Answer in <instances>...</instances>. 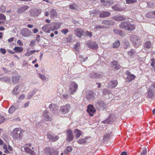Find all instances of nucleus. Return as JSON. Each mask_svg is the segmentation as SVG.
I'll return each instance as SVG.
<instances>
[{
	"label": "nucleus",
	"instance_id": "60",
	"mask_svg": "<svg viewBox=\"0 0 155 155\" xmlns=\"http://www.w3.org/2000/svg\"><path fill=\"white\" fill-rule=\"evenodd\" d=\"M14 39V37H12L8 40V41L9 43L11 42H12Z\"/></svg>",
	"mask_w": 155,
	"mask_h": 155
},
{
	"label": "nucleus",
	"instance_id": "47",
	"mask_svg": "<svg viewBox=\"0 0 155 155\" xmlns=\"http://www.w3.org/2000/svg\"><path fill=\"white\" fill-rule=\"evenodd\" d=\"M85 35L87 36L91 37L92 36V33L91 32L87 31L85 32Z\"/></svg>",
	"mask_w": 155,
	"mask_h": 155
},
{
	"label": "nucleus",
	"instance_id": "36",
	"mask_svg": "<svg viewBox=\"0 0 155 155\" xmlns=\"http://www.w3.org/2000/svg\"><path fill=\"white\" fill-rule=\"evenodd\" d=\"M112 84L111 87H115L117 85L118 82L117 80H114L110 82Z\"/></svg>",
	"mask_w": 155,
	"mask_h": 155
},
{
	"label": "nucleus",
	"instance_id": "35",
	"mask_svg": "<svg viewBox=\"0 0 155 155\" xmlns=\"http://www.w3.org/2000/svg\"><path fill=\"white\" fill-rule=\"evenodd\" d=\"M113 31L114 33L117 34L121 36L123 35L122 31L120 30H118L117 29H114L113 30Z\"/></svg>",
	"mask_w": 155,
	"mask_h": 155
},
{
	"label": "nucleus",
	"instance_id": "51",
	"mask_svg": "<svg viewBox=\"0 0 155 155\" xmlns=\"http://www.w3.org/2000/svg\"><path fill=\"white\" fill-rule=\"evenodd\" d=\"M39 77L42 80H46V77L43 74H39Z\"/></svg>",
	"mask_w": 155,
	"mask_h": 155
},
{
	"label": "nucleus",
	"instance_id": "3",
	"mask_svg": "<svg viewBox=\"0 0 155 155\" xmlns=\"http://www.w3.org/2000/svg\"><path fill=\"white\" fill-rule=\"evenodd\" d=\"M134 45L136 47L139 46L141 44V41L138 37L135 35H133L130 38Z\"/></svg>",
	"mask_w": 155,
	"mask_h": 155
},
{
	"label": "nucleus",
	"instance_id": "20",
	"mask_svg": "<svg viewBox=\"0 0 155 155\" xmlns=\"http://www.w3.org/2000/svg\"><path fill=\"white\" fill-rule=\"evenodd\" d=\"M52 23V27L53 28V31L55 30H57L59 28L61 27V24L59 22H55Z\"/></svg>",
	"mask_w": 155,
	"mask_h": 155
},
{
	"label": "nucleus",
	"instance_id": "52",
	"mask_svg": "<svg viewBox=\"0 0 155 155\" xmlns=\"http://www.w3.org/2000/svg\"><path fill=\"white\" fill-rule=\"evenodd\" d=\"M30 15L33 17L37 16L36 12L35 10L31 11L30 12Z\"/></svg>",
	"mask_w": 155,
	"mask_h": 155
},
{
	"label": "nucleus",
	"instance_id": "19",
	"mask_svg": "<svg viewBox=\"0 0 155 155\" xmlns=\"http://www.w3.org/2000/svg\"><path fill=\"white\" fill-rule=\"evenodd\" d=\"M110 15V12L107 11H103L100 14L99 17L101 18H103L109 16Z\"/></svg>",
	"mask_w": 155,
	"mask_h": 155
},
{
	"label": "nucleus",
	"instance_id": "15",
	"mask_svg": "<svg viewBox=\"0 0 155 155\" xmlns=\"http://www.w3.org/2000/svg\"><path fill=\"white\" fill-rule=\"evenodd\" d=\"M126 19L125 16H115L113 17L112 19L115 21H120L124 20Z\"/></svg>",
	"mask_w": 155,
	"mask_h": 155
},
{
	"label": "nucleus",
	"instance_id": "56",
	"mask_svg": "<svg viewBox=\"0 0 155 155\" xmlns=\"http://www.w3.org/2000/svg\"><path fill=\"white\" fill-rule=\"evenodd\" d=\"M17 43L18 45L20 46H22L23 45V43L20 40H18L17 41Z\"/></svg>",
	"mask_w": 155,
	"mask_h": 155
},
{
	"label": "nucleus",
	"instance_id": "42",
	"mask_svg": "<svg viewBox=\"0 0 155 155\" xmlns=\"http://www.w3.org/2000/svg\"><path fill=\"white\" fill-rule=\"evenodd\" d=\"M126 1L127 4H133L137 2V0H126Z\"/></svg>",
	"mask_w": 155,
	"mask_h": 155
},
{
	"label": "nucleus",
	"instance_id": "41",
	"mask_svg": "<svg viewBox=\"0 0 155 155\" xmlns=\"http://www.w3.org/2000/svg\"><path fill=\"white\" fill-rule=\"evenodd\" d=\"M15 107L14 106H11L9 108L8 110L9 113L10 114L13 113L15 110Z\"/></svg>",
	"mask_w": 155,
	"mask_h": 155
},
{
	"label": "nucleus",
	"instance_id": "59",
	"mask_svg": "<svg viewBox=\"0 0 155 155\" xmlns=\"http://www.w3.org/2000/svg\"><path fill=\"white\" fill-rule=\"evenodd\" d=\"M25 96L23 94H21L19 97L18 99L20 100H23L25 98Z\"/></svg>",
	"mask_w": 155,
	"mask_h": 155
},
{
	"label": "nucleus",
	"instance_id": "17",
	"mask_svg": "<svg viewBox=\"0 0 155 155\" xmlns=\"http://www.w3.org/2000/svg\"><path fill=\"white\" fill-rule=\"evenodd\" d=\"M50 17L51 18H54L55 17L57 16V13L56 10L52 9L50 11Z\"/></svg>",
	"mask_w": 155,
	"mask_h": 155
},
{
	"label": "nucleus",
	"instance_id": "21",
	"mask_svg": "<svg viewBox=\"0 0 155 155\" xmlns=\"http://www.w3.org/2000/svg\"><path fill=\"white\" fill-rule=\"evenodd\" d=\"M152 46V44L150 41H147L146 42L144 45L143 48L145 50L150 49Z\"/></svg>",
	"mask_w": 155,
	"mask_h": 155
},
{
	"label": "nucleus",
	"instance_id": "33",
	"mask_svg": "<svg viewBox=\"0 0 155 155\" xmlns=\"http://www.w3.org/2000/svg\"><path fill=\"white\" fill-rule=\"evenodd\" d=\"M24 150L26 153L31 154V153H34L35 152L34 150H32L31 149L28 147H25L24 148Z\"/></svg>",
	"mask_w": 155,
	"mask_h": 155
},
{
	"label": "nucleus",
	"instance_id": "53",
	"mask_svg": "<svg viewBox=\"0 0 155 155\" xmlns=\"http://www.w3.org/2000/svg\"><path fill=\"white\" fill-rule=\"evenodd\" d=\"M35 40H32L30 42L29 46H33L35 45Z\"/></svg>",
	"mask_w": 155,
	"mask_h": 155
},
{
	"label": "nucleus",
	"instance_id": "43",
	"mask_svg": "<svg viewBox=\"0 0 155 155\" xmlns=\"http://www.w3.org/2000/svg\"><path fill=\"white\" fill-rule=\"evenodd\" d=\"M6 9L5 6L2 5L0 7V12L2 13H4Z\"/></svg>",
	"mask_w": 155,
	"mask_h": 155
},
{
	"label": "nucleus",
	"instance_id": "32",
	"mask_svg": "<svg viewBox=\"0 0 155 155\" xmlns=\"http://www.w3.org/2000/svg\"><path fill=\"white\" fill-rule=\"evenodd\" d=\"M72 150V148L71 146H68L65 148L64 153L65 154H68Z\"/></svg>",
	"mask_w": 155,
	"mask_h": 155
},
{
	"label": "nucleus",
	"instance_id": "4",
	"mask_svg": "<svg viewBox=\"0 0 155 155\" xmlns=\"http://www.w3.org/2000/svg\"><path fill=\"white\" fill-rule=\"evenodd\" d=\"M78 85L75 82H73L70 85L69 91L71 94L75 92L78 89Z\"/></svg>",
	"mask_w": 155,
	"mask_h": 155
},
{
	"label": "nucleus",
	"instance_id": "62",
	"mask_svg": "<svg viewBox=\"0 0 155 155\" xmlns=\"http://www.w3.org/2000/svg\"><path fill=\"white\" fill-rule=\"evenodd\" d=\"M53 153H52V155H58V153L57 152L54 151L53 150Z\"/></svg>",
	"mask_w": 155,
	"mask_h": 155
},
{
	"label": "nucleus",
	"instance_id": "55",
	"mask_svg": "<svg viewBox=\"0 0 155 155\" xmlns=\"http://www.w3.org/2000/svg\"><path fill=\"white\" fill-rule=\"evenodd\" d=\"M104 26H101V25H97L95 27V29L97 30L99 28H104Z\"/></svg>",
	"mask_w": 155,
	"mask_h": 155
},
{
	"label": "nucleus",
	"instance_id": "12",
	"mask_svg": "<svg viewBox=\"0 0 155 155\" xmlns=\"http://www.w3.org/2000/svg\"><path fill=\"white\" fill-rule=\"evenodd\" d=\"M21 33L23 36L27 37L30 35L31 31L27 28H25L22 29Z\"/></svg>",
	"mask_w": 155,
	"mask_h": 155
},
{
	"label": "nucleus",
	"instance_id": "6",
	"mask_svg": "<svg viewBox=\"0 0 155 155\" xmlns=\"http://www.w3.org/2000/svg\"><path fill=\"white\" fill-rule=\"evenodd\" d=\"M87 111L89 113L90 116H93L94 115L93 114L96 112V110L93 105L89 104L87 106Z\"/></svg>",
	"mask_w": 155,
	"mask_h": 155
},
{
	"label": "nucleus",
	"instance_id": "37",
	"mask_svg": "<svg viewBox=\"0 0 155 155\" xmlns=\"http://www.w3.org/2000/svg\"><path fill=\"white\" fill-rule=\"evenodd\" d=\"M123 45L124 48L125 49H126L130 47V43L129 42L126 41L124 42Z\"/></svg>",
	"mask_w": 155,
	"mask_h": 155
},
{
	"label": "nucleus",
	"instance_id": "10",
	"mask_svg": "<svg viewBox=\"0 0 155 155\" xmlns=\"http://www.w3.org/2000/svg\"><path fill=\"white\" fill-rule=\"evenodd\" d=\"M49 113L47 110H45L43 113V116L45 120L46 121H50L51 119L49 115Z\"/></svg>",
	"mask_w": 155,
	"mask_h": 155
},
{
	"label": "nucleus",
	"instance_id": "2",
	"mask_svg": "<svg viewBox=\"0 0 155 155\" xmlns=\"http://www.w3.org/2000/svg\"><path fill=\"white\" fill-rule=\"evenodd\" d=\"M119 27L121 28L130 31L134 30L135 28V25L132 24L130 22L127 21L121 22L119 25Z\"/></svg>",
	"mask_w": 155,
	"mask_h": 155
},
{
	"label": "nucleus",
	"instance_id": "14",
	"mask_svg": "<svg viewBox=\"0 0 155 155\" xmlns=\"http://www.w3.org/2000/svg\"><path fill=\"white\" fill-rule=\"evenodd\" d=\"M47 136L48 139L53 142L59 139V137L58 136H54L49 134H47Z\"/></svg>",
	"mask_w": 155,
	"mask_h": 155
},
{
	"label": "nucleus",
	"instance_id": "40",
	"mask_svg": "<svg viewBox=\"0 0 155 155\" xmlns=\"http://www.w3.org/2000/svg\"><path fill=\"white\" fill-rule=\"evenodd\" d=\"M135 53V51L134 49H132L127 52L128 54L130 56H132L134 55Z\"/></svg>",
	"mask_w": 155,
	"mask_h": 155
},
{
	"label": "nucleus",
	"instance_id": "54",
	"mask_svg": "<svg viewBox=\"0 0 155 155\" xmlns=\"http://www.w3.org/2000/svg\"><path fill=\"white\" fill-rule=\"evenodd\" d=\"M0 52L2 54H4L6 53V51L5 49L1 48L0 49Z\"/></svg>",
	"mask_w": 155,
	"mask_h": 155
},
{
	"label": "nucleus",
	"instance_id": "64",
	"mask_svg": "<svg viewBox=\"0 0 155 155\" xmlns=\"http://www.w3.org/2000/svg\"><path fill=\"white\" fill-rule=\"evenodd\" d=\"M31 55L30 51H28L26 54H25V55L26 56H29L30 55Z\"/></svg>",
	"mask_w": 155,
	"mask_h": 155
},
{
	"label": "nucleus",
	"instance_id": "61",
	"mask_svg": "<svg viewBox=\"0 0 155 155\" xmlns=\"http://www.w3.org/2000/svg\"><path fill=\"white\" fill-rule=\"evenodd\" d=\"M19 86L18 85L16 86L14 89L13 90V91H17L19 89Z\"/></svg>",
	"mask_w": 155,
	"mask_h": 155
},
{
	"label": "nucleus",
	"instance_id": "22",
	"mask_svg": "<svg viewBox=\"0 0 155 155\" xmlns=\"http://www.w3.org/2000/svg\"><path fill=\"white\" fill-rule=\"evenodd\" d=\"M146 16L149 18H155V11H153L149 12L146 14Z\"/></svg>",
	"mask_w": 155,
	"mask_h": 155
},
{
	"label": "nucleus",
	"instance_id": "45",
	"mask_svg": "<svg viewBox=\"0 0 155 155\" xmlns=\"http://www.w3.org/2000/svg\"><path fill=\"white\" fill-rule=\"evenodd\" d=\"M5 117L4 116L0 115V124L3 123L5 121Z\"/></svg>",
	"mask_w": 155,
	"mask_h": 155
},
{
	"label": "nucleus",
	"instance_id": "57",
	"mask_svg": "<svg viewBox=\"0 0 155 155\" xmlns=\"http://www.w3.org/2000/svg\"><path fill=\"white\" fill-rule=\"evenodd\" d=\"M29 104H30L29 102V101L25 103L24 106H23V107L24 108H25L27 107H28L29 106Z\"/></svg>",
	"mask_w": 155,
	"mask_h": 155
},
{
	"label": "nucleus",
	"instance_id": "13",
	"mask_svg": "<svg viewBox=\"0 0 155 155\" xmlns=\"http://www.w3.org/2000/svg\"><path fill=\"white\" fill-rule=\"evenodd\" d=\"M111 67L115 70H117L120 68V65L117 64V61H113L111 62Z\"/></svg>",
	"mask_w": 155,
	"mask_h": 155
},
{
	"label": "nucleus",
	"instance_id": "34",
	"mask_svg": "<svg viewBox=\"0 0 155 155\" xmlns=\"http://www.w3.org/2000/svg\"><path fill=\"white\" fill-rule=\"evenodd\" d=\"M113 4V2L111 0H109L108 1H106L104 2V6H109Z\"/></svg>",
	"mask_w": 155,
	"mask_h": 155
},
{
	"label": "nucleus",
	"instance_id": "29",
	"mask_svg": "<svg viewBox=\"0 0 155 155\" xmlns=\"http://www.w3.org/2000/svg\"><path fill=\"white\" fill-rule=\"evenodd\" d=\"M20 78V77L19 76H14L12 77V80L14 84L17 83Z\"/></svg>",
	"mask_w": 155,
	"mask_h": 155
},
{
	"label": "nucleus",
	"instance_id": "49",
	"mask_svg": "<svg viewBox=\"0 0 155 155\" xmlns=\"http://www.w3.org/2000/svg\"><path fill=\"white\" fill-rule=\"evenodd\" d=\"M68 32V29L67 28L61 30V32L64 35L67 34Z\"/></svg>",
	"mask_w": 155,
	"mask_h": 155
},
{
	"label": "nucleus",
	"instance_id": "58",
	"mask_svg": "<svg viewBox=\"0 0 155 155\" xmlns=\"http://www.w3.org/2000/svg\"><path fill=\"white\" fill-rule=\"evenodd\" d=\"M80 47V44L79 42L77 43L75 45V48L76 49Z\"/></svg>",
	"mask_w": 155,
	"mask_h": 155
},
{
	"label": "nucleus",
	"instance_id": "28",
	"mask_svg": "<svg viewBox=\"0 0 155 155\" xmlns=\"http://www.w3.org/2000/svg\"><path fill=\"white\" fill-rule=\"evenodd\" d=\"M114 121V120L113 118L110 115L107 119L105 120V122L106 123L111 124H112Z\"/></svg>",
	"mask_w": 155,
	"mask_h": 155
},
{
	"label": "nucleus",
	"instance_id": "63",
	"mask_svg": "<svg viewBox=\"0 0 155 155\" xmlns=\"http://www.w3.org/2000/svg\"><path fill=\"white\" fill-rule=\"evenodd\" d=\"M8 150L10 151H12L13 150V148L11 146H10V145H8Z\"/></svg>",
	"mask_w": 155,
	"mask_h": 155
},
{
	"label": "nucleus",
	"instance_id": "5",
	"mask_svg": "<svg viewBox=\"0 0 155 155\" xmlns=\"http://www.w3.org/2000/svg\"><path fill=\"white\" fill-rule=\"evenodd\" d=\"M52 25V23L46 24L42 27V29L43 31L49 33L53 31Z\"/></svg>",
	"mask_w": 155,
	"mask_h": 155
},
{
	"label": "nucleus",
	"instance_id": "9",
	"mask_svg": "<svg viewBox=\"0 0 155 155\" xmlns=\"http://www.w3.org/2000/svg\"><path fill=\"white\" fill-rule=\"evenodd\" d=\"M74 31L76 36L79 38H81L84 33L83 29L81 28H77Z\"/></svg>",
	"mask_w": 155,
	"mask_h": 155
},
{
	"label": "nucleus",
	"instance_id": "44",
	"mask_svg": "<svg viewBox=\"0 0 155 155\" xmlns=\"http://www.w3.org/2000/svg\"><path fill=\"white\" fill-rule=\"evenodd\" d=\"M147 153V150L146 148L143 149L142 151L140 153V155H146Z\"/></svg>",
	"mask_w": 155,
	"mask_h": 155
},
{
	"label": "nucleus",
	"instance_id": "31",
	"mask_svg": "<svg viewBox=\"0 0 155 155\" xmlns=\"http://www.w3.org/2000/svg\"><path fill=\"white\" fill-rule=\"evenodd\" d=\"M23 50L22 48L20 47H15L13 48V50L15 51V53L21 52Z\"/></svg>",
	"mask_w": 155,
	"mask_h": 155
},
{
	"label": "nucleus",
	"instance_id": "48",
	"mask_svg": "<svg viewBox=\"0 0 155 155\" xmlns=\"http://www.w3.org/2000/svg\"><path fill=\"white\" fill-rule=\"evenodd\" d=\"M151 63H150V65L151 66L155 68L154 65L155 64V59L154 58H153L151 59Z\"/></svg>",
	"mask_w": 155,
	"mask_h": 155
},
{
	"label": "nucleus",
	"instance_id": "7",
	"mask_svg": "<svg viewBox=\"0 0 155 155\" xmlns=\"http://www.w3.org/2000/svg\"><path fill=\"white\" fill-rule=\"evenodd\" d=\"M70 107L71 105L70 104H67L65 105L61 106L60 108V110L63 114H66L69 112Z\"/></svg>",
	"mask_w": 155,
	"mask_h": 155
},
{
	"label": "nucleus",
	"instance_id": "1",
	"mask_svg": "<svg viewBox=\"0 0 155 155\" xmlns=\"http://www.w3.org/2000/svg\"><path fill=\"white\" fill-rule=\"evenodd\" d=\"M24 130L20 128L14 129L12 132L13 138L15 140H20L22 139V133Z\"/></svg>",
	"mask_w": 155,
	"mask_h": 155
},
{
	"label": "nucleus",
	"instance_id": "38",
	"mask_svg": "<svg viewBox=\"0 0 155 155\" xmlns=\"http://www.w3.org/2000/svg\"><path fill=\"white\" fill-rule=\"evenodd\" d=\"M69 7L71 9L75 10H77L78 8V7L75 4L70 5Z\"/></svg>",
	"mask_w": 155,
	"mask_h": 155
},
{
	"label": "nucleus",
	"instance_id": "30",
	"mask_svg": "<svg viewBox=\"0 0 155 155\" xmlns=\"http://www.w3.org/2000/svg\"><path fill=\"white\" fill-rule=\"evenodd\" d=\"M120 45V41L118 40H117L115 42L112 44V47L113 48H117Z\"/></svg>",
	"mask_w": 155,
	"mask_h": 155
},
{
	"label": "nucleus",
	"instance_id": "8",
	"mask_svg": "<svg viewBox=\"0 0 155 155\" xmlns=\"http://www.w3.org/2000/svg\"><path fill=\"white\" fill-rule=\"evenodd\" d=\"M67 135V140L69 142L72 140L74 138V135L71 130L69 129L66 132Z\"/></svg>",
	"mask_w": 155,
	"mask_h": 155
},
{
	"label": "nucleus",
	"instance_id": "18",
	"mask_svg": "<svg viewBox=\"0 0 155 155\" xmlns=\"http://www.w3.org/2000/svg\"><path fill=\"white\" fill-rule=\"evenodd\" d=\"M103 24L106 25H113L114 24V22L111 20H104L102 21Z\"/></svg>",
	"mask_w": 155,
	"mask_h": 155
},
{
	"label": "nucleus",
	"instance_id": "39",
	"mask_svg": "<svg viewBox=\"0 0 155 155\" xmlns=\"http://www.w3.org/2000/svg\"><path fill=\"white\" fill-rule=\"evenodd\" d=\"M86 142V141L85 138H83L78 140V143L80 144H84Z\"/></svg>",
	"mask_w": 155,
	"mask_h": 155
},
{
	"label": "nucleus",
	"instance_id": "23",
	"mask_svg": "<svg viewBox=\"0 0 155 155\" xmlns=\"http://www.w3.org/2000/svg\"><path fill=\"white\" fill-rule=\"evenodd\" d=\"M74 131L75 136L76 138H78L82 135L81 131L78 129H75L74 130Z\"/></svg>",
	"mask_w": 155,
	"mask_h": 155
},
{
	"label": "nucleus",
	"instance_id": "50",
	"mask_svg": "<svg viewBox=\"0 0 155 155\" xmlns=\"http://www.w3.org/2000/svg\"><path fill=\"white\" fill-rule=\"evenodd\" d=\"M152 94L151 90H149L147 92V97L149 98L152 97Z\"/></svg>",
	"mask_w": 155,
	"mask_h": 155
},
{
	"label": "nucleus",
	"instance_id": "27",
	"mask_svg": "<svg viewBox=\"0 0 155 155\" xmlns=\"http://www.w3.org/2000/svg\"><path fill=\"white\" fill-rule=\"evenodd\" d=\"M90 48L93 49H95L98 48V45L96 42H92L89 45Z\"/></svg>",
	"mask_w": 155,
	"mask_h": 155
},
{
	"label": "nucleus",
	"instance_id": "46",
	"mask_svg": "<svg viewBox=\"0 0 155 155\" xmlns=\"http://www.w3.org/2000/svg\"><path fill=\"white\" fill-rule=\"evenodd\" d=\"M0 20L3 21L6 20L5 16L2 14L0 13Z\"/></svg>",
	"mask_w": 155,
	"mask_h": 155
},
{
	"label": "nucleus",
	"instance_id": "26",
	"mask_svg": "<svg viewBox=\"0 0 155 155\" xmlns=\"http://www.w3.org/2000/svg\"><path fill=\"white\" fill-rule=\"evenodd\" d=\"M112 8L114 10L117 11H124L125 10L124 8H120L117 5L112 6Z\"/></svg>",
	"mask_w": 155,
	"mask_h": 155
},
{
	"label": "nucleus",
	"instance_id": "11",
	"mask_svg": "<svg viewBox=\"0 0 155 155\" xmlns=\"http://www.w3.org/2000/svg\"><path fill=\"white\" fill-rule=\"evenodd\" d=\"M96 94L93 91H89L86 95V98L88 100H93Z\"/></svg>",
	"mask_w": 155,
	"mask_h": 155
},
{
	"label": "nucleus",
	"instance_id": "24",
	"mask_svg": "<svg viewBox=\"0 0 155 155\" xmlns=\"http://www.w3.org/2000/svg\"><path fill=\"white\" fill-rule=\"evenodd\" d=\"M53 150L51 149L50 147H46L45 149V153L47 154V155L50 154L52 155Z\"/></svg>",
	"mask_w": 155,
	"mask_h": 155
},
{
	"label": "nucleus",
	"instance_id": "16",
	"mask_svg": "<svg viewBox=\"0 0 155 155\" xmlns=\"http://www.w3.org/2000/svg\"><path fill=\"white\" fill-rule=\"evenodd\" d=\"M29 8V7L28 6L25 5L18 8L17 11V12L18 14L22 13Z\"/></svg>",
	"mask_w": 155,
	"mask_h": 155
},
{
	"label": "nucleus",
	"instance_id": "25",
	"mask_svg": "<svg viewBox=\"0 0 155 155\" xmlns=\"http://www.w3.org/2000/svg\"><path fill=\"white\" fill-rule=\"evenodd\" d=\"M136 78L135 75L133 74H129L126 77L127 81L129 82H131L134 80Z\"/></svg>",
	"mask_w": 155,
	"mask_h": 155
}]
</instances>
